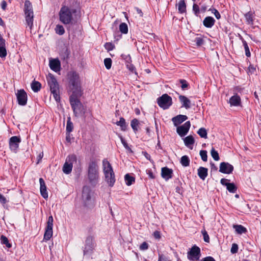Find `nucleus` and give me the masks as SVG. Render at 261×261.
I'll return each mask as SVG.
<instances>
[{"instance_id":"obj_1","label":"nucleus","mask_w":261,"mask_h":261,"mask_svg":"<svg viewBox=\"0 0 261 261\" xmlns=\"http://www.w3.org/2000/svg\"><path fill=\"white\" fill-rule=\"evenodd\" d=\"M76 13L75 8L63 5L59 13V20L64 24H70L73 19V14Z\"/></svg>"},{"instance_id":"obj_2","label":"nucleus","mask_w":261,"mask_h":261,"mask_svg":"<svg viewBox=\"0 0 261 261\" xmlns=\"http://www.w3.org/2000/svg\"><path fill=\"white\" fill-rule=\"evenodd\" d=\"M87 176L89 183L95 186L98 181L99 172L98 166L94 160H90L88 164Z\"/></svg>"},{"instance_id":"obj_3","label":"nucleus","mask_w":261,"mask_h":261,"mask_svg":"<svg viewBox=\"0 0 261 261\" xmlns=\"http://www.w3.org/2000/svg\"><path fill=\"white\" fill-rule=\"evenodd\" d=\"M102 166L105 180L110 187H113L115 182V174L110 162L106 159L102 161Z\"/></svg>"},{"instance_id":"obj_4","label":"nucleus","mask_w":261,"mask_h":261,"mask_svg":"<svg viewBox=\"0 0 261 261\" xmlns=\"http://www.w3.org/2000/svg\"><path fill=\"white\" fill-rule=\"evenodd\" d=\"M24 12L26 23L31 30L33 25L34 13L32 4L29 1L24 3Z\"/></svg>"},{"instance_id":"obj_5","label":"nucleus","mask_w":261,"mask_h":261,"mask_svg":"<svg viewBox=\"0 0 261 261\" xmlns=\"http://www.w3.org/2000/svg\"><path fill=\"white\" fill-rule=\"evenodd\" d=\"M92 192L90 187L85 186L83 188L82 199L85 206L89 207L93 205V200L92 199Z\"/></svg>"},{"instance_id":"obj_6","label":"nucleus","mask_w":261,"mask_h":261,"mask_svg":"<svg viewBox=\"0 0 261 261\" xmlns=\"http://www.w3.org/2000/svg\"><path fill=\"white\" fill-rule=\"evenodd\" d=\"M69 102L75 117H77L85 114L84 106L80 99L69 100Z\"/></svg>"},{"instance_id":"obj_7","label":"nucleus","mask_w":261,"mask_h":261,"mask_svg":"<svg viewBox=\"0 0 261 261\" xmlns=\"http://www.w3.org/2000/svg\"><path fill=\"white\" fill-rule=\"evenodd\" d=\"M157 102L159 107L166 110L172 105V98L167 94H164L157 99Z\"/></svg>"},{"instance_id":"obj_8","label":"nucleus","mask_w":261,"mask_h":261,"mask_svg":"<svg viewBox=\"0 0 261 261\" xmlns=\"http://www.w3.org/2000/svg\"><path fill=\"white\" fill-rule=\"evenodd\" d=\"M77 158L75 154L68 156L63 167V171L64 173L68 174L71 173L73 167V163L76 162Z\"/></svg>"},{"instance_id":"obj_9","label":"nucleus","mask_w":261,"mask_h":261,"mask_svg":"<svg viewBox=\"0 0 261 261\" xmlns=\"http://www.w3.org/2000/svg\"><path fill=\"white\" fill-rule=\"evenodd\" d=\"M16 95L19 105L23 106L27 105L28 96L24 89L18 90Z\"/></svg>"},{"instance_id":"obj_10","label":"nucleus","mask_w":261,"mask_h":261,"mask_svg":"<svg viewBox=\"0 0 261 261\" xmlns=\"http://www.w3.org/2000/svg\"><path fill=\"white\" fill-rule=\"evenodd\" d=\"M200 249L196 246H193L188 253V258L191 260H198L200 258Z\"/></svg>"},{"instance_id":"obj_11","label":"nucleus","mask_w":261,"mask_h":261,"mask_svg":"<svg viewBox=\"0 0 261 261\" xmlns=\"http://www.w3.org/2000/svg\"><path fill=\"white\" fill-rule=\"evenodd\" d=\"M20 142L21 139L19 137L13 136L11 137L9 140V146L11 151L16 153Z\"/></svg>"},{"instance_id":"obj_12","label":"nucleus","mask_w":261,"mask_h":261,"mask_svg":"<svg viewBox=\"0 0 261 261\" xmlns=\"http://www.w3.org/2000/svg\"><path fill=\"white\" fill-rule=\"evenodd\" d=\"M190 126V122L189 121H186L184 124L177 127L176 132L181 137H184L188 133Z\"/></svg>"},{"instance_id":"obj_13","label":"nucleus","mask_w":261,"mask_h":261,"mask_svg":"<svg viewBox=\"0 0 261 261\" xmlns=\"http://www.w3.org/2000/svg\"><path fill=\"white\" fill-rule=\"evenodd\" d=\"M95 246L93 238L92 237L87 238L85 241V246L84 250V254H87L92 252Z\"/></svg>"},{"instance_id":"obj_14","label":"nucleus","mask_w":261,"mask_h":261,"mask_svg":"<svg viewBox=\"0 0 261 261\" xmlns=\"http://www.w3.org/2000/svg\"><path fill=\"white\" fill-rule=\"evenodd\" d=\"M46 79L48 85L50 87V90L59 89V84L53 74L48 73Z\"/></svg>"},{"instance_id":"obj_15","label":"nucleus","mask_w":261,"mask_h":261,"mask_svg":"<svg viewBox=\"0 0 261 261\" xmlns=\"http://www.w3.org/2000/svg\"><path fill=\"white\" fill-rule=\"evenodd\" d=\"M233 170L232 165L227 162H222L220 164L219 172L224 174H230Z\"/></svg>"},{"instance_id":"obj_16","label":"nucleus","mask_w":261,"mask_h":261,"mask_svg":"<svg viewBox=\"0 0 261 261\" xmlns=\"http://www.w3.org/2000/svg\"><path fill=\"white\" fill-rule=\"evenodd\" d=\"M72 94L69 97V100L79 99V98L81 97L83 94L81 85L73 87L72 88Z\"/></svg>"},{"instance_id":"obj_17","label":"nucleus","mask_w":261,"mask_h":261,"mask_svg":"<svg viewBox=\"0 0 261 261\" xmlns=\"http://www.w3.org/2000/svg\"><path fill=\"white\" fill-rule=\"evenodd\" d=\"M69 84L73 87L80 86L79 76L76 72H73L69 76Z\"/></svg>"},{"instance_id":"obj_18","label":"nucleus","mask_w":261,"mask_h":261,"mask_svg":"<svg viewBox=\"0 0 261 261\" xmlns=\"http://www.w3.org/2000/svg\"><path fill=\"white\" fill-rule=\"evenodd\" d=\"M173 170L167 167H164L161 170V176L166 180L172 177Z\"/></svg>"},{"instance_id":"obj_19","label":"nucleus","mask_w":261,"mask_h":261,"mask_svg":"<svg viewBox=\"0 0 261 261\" xmlns=\"http://www.w3.org/2000/svg\"><path fill=\"white\" fill-rule=\"evenodd\" d=\"M40 182V191L41 196L44 198L46 199L48 198V193L46 190V187L45 185V181L42 178H39Z\"/></svg>"},{"instance_id":"obj_20","label":"nucleus","mask_w":261,"mask_h":261,"mask_svg":"<svg viewBox=\"0 0 261 261\" xmlns=\"http://www.w3.org/2000/svg\"><path fill=\"white\" fill-rule=\"evenodd\" d=\"M188 119V117L184 115H178L172 118L174 126H177Z\"/></svg>"},{"instance_id":"obj_21","label":"nucleus","mask_w":261,"mask_h":261,"mask_svg":"<svg viewBox=\"0 0 261 261\" xmlns=\"http://www.w3.org/2000/svg\"><path fill=\"white\" fill-rule=\"evenodd\" d=\"M49 67L51 69L55 72L59 71L60 69L61 64L58 59H51L49 61Z\"/></svg>"},{"instance_id":"obj_22","label":"nucleus","mask_w":261,"mask_h":261,"mask_svg":"<svg viewBox=\"0 0 261 261\" xmlns=\"http://www.w3.org/2000/svg\"><path fill=\"white\" fill-rule=\"evenodd\" d=\"M229 103H230V106H240L241 105V98L237 94L233 95L229 98Z\"/></svg>"},{"instance_id":"obj_23","label":"nucleus","mask_w":261,"mask_h":261,"mask_svg":"<svg viewBox=\"0 0 261 261\" xmlns=\"http://www.w3.org/2000/svg\"><path fill=\"white\" fill-rule=\"evenodd\" d=\"M215 19L212 16H206L203 21V25L207 28H211L215 24Z\"/></svg>"},{"instance_id":"obj_24","label":"nucleus","mask_w":261,"mask_h":261,"mask_svg":"<svg viewBox=\"0 0 261 261\" xmlns=\"http://www.w3.org/2000/svg\"><path fill=\"white\" fill-rule=\"evenodd\" d=\"M179 100L181 103L182 107H185L186 109L191 108V101L186 96L179 95Z\"/></svg>"},{"instance_id":"obj_25","label":"nucleus","mask_w":261,"mask_h":261,"mask_svg":"<svg viewBox=\"0 0 261 261\" xmlns=\"http://www.w3.org/2000/svg\"><path fill=\"white\" fill-rule=\"evenodd\" d=\"M197 174L200 179L204 180L208 175V169L200 167L197 170Z\"/></svg>"},{"instance_id":"obj_26","label":"nucleus","mask_w":261,"mask_h":261,"mask_svg":"<svg viewBox=\"0 0 261 261\" xmlns=\"http://www.w3.org/2000/svg\"><path fill=\"white\" fill-rule=\"evenodd\" d=\"M184 142L187 147L192 149V146L195 143V139L192 136L190 135L184 139Z\"/></svg>"},{"instance_id":"obj_27","label":"nucleus","mask_w":261,"mask_h":261,"mask_svg":"<svg viewBox=\"0 0 261 261\" xmlns=\"http://www.w3.org/2000/svg\"><path fill=\"white\" fill-rule=\"evenodd\" d=\"M254 12L249 11L245 14L244 16L246 19V23L248 24L253 25L254 22Z\"/></svg>"},{"instance_id":"obj_28","label":"nucleus","mask_w":261,"mask_h":261,"mask_svg":"<svg viewBox=\"0 0 261 261\" xmlns=\"http://www.w3.org/2000/svg\"><path fill=\"white\" fill-rule=\"evenodd\" d=\"M178 12L180 14L186 13L187 5L184 0H180L177 4Z\"/></svg>"},{"instance_id":"obj_29","label":"nucleus","mask_w":261,"mask_h":261,"mask_svg":"<svg viewBox=\"0 0 261 261\" xmlns=\"http://www.w3.org/2000/svg\"><path fill=\"white\" fill-rule=\"evenodd\" d=\"M41 88V84L40 82L34 80L31 83V88L34 92H38Z\"/></svg>"},{"instance_id":"obj_30","label":"nucleus","mask_w":261,"mask_h":261,"mask_svg":"<svg viewBox=\"0 0 261 261\" xmlns=\"http://www.w3.org/2000/svg\"><path fill=\"white\" fill-rule=\"evenodd\" d=\"M124 180L125 181V184L127 186H130L133 184L135 181V178L131 176L129 174H126L124 176Z\"/></svg>"},{"instance_id":"obj_31","label":"nucleus","mask_w":261,"mask_h":261,"mask_svg":"<svg viewBox=\"0 0 261 261\" xmlns=\"http://www.w3.org/2000/svg\"><path fill=\"white\" fill-rule=\"evenodd\" d=\"M116 124L118 126H120L122 130H126L127 125L126 124L125 120L124 119V118L120 117L119 121H117Z\"/></svg>"},{"instance_id":"obj_32","label":"nucleus","mask_w":261,"mask_h":261,"mask_svg":"<svg viewBox=\"0 0 261 261\" xmlns=\"http://www.w3.org/2000/svg\"><path fill=\"white\" fill-rule=\"evenodd\" d=\"M233 228L235 229L237 233L239 234H242L247 231L246 228L241 225H233Z\"/></svg>"},{"instance_id":"obj_33","label":"nucleus","mask_w":261,"mask_h":261,"mask_svg":"<svg viewBox=\"0 0 261 261\" xmlns=\"http://www.w3.org/2000/svg\"><path fill=\"white\" fill-rule=\"evenodd\" d=\"M180 163L184 167L189 166L190 165V159L187 155H184L181 158Z\"/></svg>"},{"instance_id":"obj_34","label":"nucleus","mask_w":261,"mask_h":261,"mask_svg":"<svg viewBox=\"0 0 261 261\" xmlns=\"http://www.w3.org/2000/svg\"><path fill=\"white\" fill-rule=\"evenodd\" d=\"M139 124V120L136 119L134 118L133 119L131 122H130V125L133 129L135 133H136V132L138 131V126Z\"/></svg>"},{"instance_id":"obj_35","label":"nucleus","mask_w":261,"mask_h":261,"mask_svg":"<svg viewBox=\"0 0 261 261\" xmlns=\"http://www.w3.org/2000/svg\"><path fill=\"white\" fill-rule=\"evenodd\" d=\"M54 98L57 102H60V96L59 94V89L50 90Z\"/></svg>"},{"instance_id":"obj_36","label":"nucleus","mask_w":261,"mask_h":261,"mask_svg":"<svg viewBox=\"0 0 261 261\" xmlns=\"http://www.w3.org/2000/svg\"><path fill=\"white\" fill-rule=\"evenodd\" d=\"M73 125L70 117H68L66 125V133L69 134L73 130Z\"/></svg>"},{"instance_id":"obj_37","label":"nucleus","mask_w":261,"mask_h":261,"mask_svg":"<svg viewBox=\"0 0 261 261\" xmlns=\"http://www.w3.org/2000/svg\"><path fill=\"white\" fill-rule=\"evenodd\" d=\"M226 189L229 192L232 193H236L237 190V186L233 182L228 183L227 184V185H226Z\"/></svg>"},{"instance_id":"obj_38","label":"nucleus","mask_w":261,"mask_h":261,"mask_svg":"<svg viewBox=\"0 0 261 261\" xmlns=\"http://www.w3.org/2000/svg\"><path fill=\"white\" fill-rule=\"evenodd\" d=\"M120 32L124 34H126L128 33V27L126 23L122 22L119 25Z\"/></svg>"},{"instance_id":"obj_39","label":"nucleus","mask_w":261,"mask_h":261,"mask_svg":"<svg viewBox=\"0 0 261 261\" xmlns=\"http://www.w3.org/2000/svg\"><path fill=\"white\" fill-rule=\"evenodd\" d=\"M197 134L200 136L201 138L205 139L207 138V130L205 128L201 127L199 128L197 131Z\"/></svg>"},{"instance_id":"obj_40","label":"nucleus","mask_w":261,"mask_h":261,"mask_svg":"<svg viewBox=\"0 0 261 261\" xmlns=\"http://www.w3.org/2000/svg\"><path fill=\"white\" fill-rule=\"evenodd\" d=\"M53 230L45 228V231L44 234V239L46 241L49 240L53 236Z\"/></svg>"},{"instance_id":"obj_41","label":"nucleus","mask_w":261,"mask_h":261,"mask_svg":"<svg viewBox=\"0 0 261 261\" xmlns=\"http://www.w3.org/2000/svg\"><path fill=\"white\" fill-rule=\"evenodd\" d=\"M55 31L56 33L59 35H62L65 33V30L64 27L60 24H57L55 28Z\"/></svg>"},{"instance_id":"obj_42","label":"nucleus","mask_w":261,"mask_h":261,"mask_svg":"<svg viewBox=\"0 0 261 261\" xmlns=\"http://www.w3.org/2000/svg\"><path fill=\"white\" fill-rule=\"evenodd\" d=\"M211 154L215 161H218L220 160L219 153L214 148H212L211 151Z\"/></svg>"},{"instance_id":"obj_43","label":"nucleus","mask_w":261,"mask_h":261,"mask_svg":"<svg viewBox=\"0 0 261 261\" xmlns=\"http://www.w3.org/2000/svg\"><path fill=\"white\" fill-rule=\"evenodd\" d=\"M121 57L125 61V64L132 63V58L129 54H122Z\"/></svg>"},{"instance_id":"obj_44","label":"nucleus","mask_w":261,"mask_h":261,"mask_svg":"<svg viewBox=\"0 0 261 261\" xmlns=\"http://www.w3.org/2000/svg\"><path fill=\"white\" fill-rule=\"evenodd\" d=\"M53 221L54 219L51 216H49L48 218L47 225L45 228L53 230Z\"/></svg>"},{"instance_id":"obj_45","label":"nucleus","mask_w":261,"mask_h":261,"mask_svg":"<svg viewBox=\"0 0 261 261\" xmlns=\"http://www.w3.org/2000/svg\"><path fill=\"white\" fill-rule=\"evenodd\" d=\"M112 61L111 58H107L104 60V64L107 69H110L112 66Z\"/></svg>"},{"instance_id":"obj_46","label":"nucleus","mask_w":261,"mask_h":261,"mask_svg":"<svg viewBox=\"0 0 261 261\" xmlns=\"http://www.w3.org/2000/svg\"><path fill=\"white\" fill-rule=\"evenodd\" d=\"M194 42L197 46H201L204 44V40L203 38L198 37L195 39Z\"/></svg>"},{"instance_id":"obj_47","label":"nucleus","mask_w":261,"mask_h":261,"mask_svg":"<svg viewBox=\"0 0 261 261\" xmlns=\"http://www.w3.org/2000/svg\"><path fill=\"white\" fill-rule=\"evenodd\" d=\"M243 46L244 47L245 55L247 57H250L251 56V53L249 50V46L247 44V43L246 41H243Z\"/></svg>"},{"instance_id":"obj_48","label":"nucleus","mask_w":261,"mask_h":261,"mask_svg":"<svg viewBox=\"0 0 261 261\" xmlns=\"http://www.w3.org/2000/svg\"><path fill=\"white\" fill-rule=\"evenodd\" d=\"M192 10L195 15L198 16L200 13V9L199 6L195 3L193 5Z\"/></svg>"},{"instance_id":"obj_49","label":"nucleus","mask_w":261,"mask_h":261,"mask_svg":"<svg viewBox=\"0 0 261 261\" xmlns=\"http://www.w3.org/2000/svg\"><path fill=\"white\" fill-rule=\"evenodd\" d=\"M209 11H211L212 13H214L215 16L217 19H219L221 18V15L219 11L215 8H211L208 9Z\"/></svg>"},{"instance_id":"obj_50","label":"nucleus","mask_w":261,"mask_h":261,"mask_svg":"<svg viewBox=\"0 0 261 261\" xmlns=\"http://www.w3.org/2000/svg\"><path fill=\"white\" fill-rule=\"evenodd\" d=\"M200 155L203 161L206 162L207 160V151L206 150H201L200 151Z\"/></svg>"},{"instance_id":"obj_51","label":"nucleus","mask_w":261,"mask_h":261,"mask_svg":"<svg viewBox=\"0 0 261 261\" xmlns=\"http://www.w3.org/2000/svg\"><path fill=\"white\" fill-rule=\"evenodd\" d=\"M179 83L181 84V88L182 90H185L189 87L188 83L184 79L179 80Z\"/></svg>"},{"instance_id":"obj_52","label":"nucleus","mask_w":261,"mask_h":261,"mask_svg":"<svg viewBox=\"0 0 261 261\" xmlns=\"http://www.w3.org/2000/svg\"><path fill=\"white\" fill-rule=\"evenodd\" d=\"M106 49L108 51H111L114 49L115 45L112 44L111 42H107L105 43L104 45Z\"/></svg>"},{"instance_id":"obj_53","label":"nucleus","mask_w":261,"mask_h":261,"mask_svg":"<svg viewBox=\"0 0 261 261\" xmlns=\"http://www.w3.org/2000/svg\"><path fill=\"white\" fill-rule=\"evenodd\" d=\"M126 68L132 73H135L137 74L136 71V67L135 66L130 63H128L126 64Z\"/></svg>"},{"instance_id":"obj_54","label":"nucleus","mask_w":261,"mask_h":261,"mask_svg":"<svg viewBox=\"0 0 261 261\" xmlns=\"http://www.w3.org/2000/svg\"><path fill=\"white\" fill-rule=\"evenodd\" d=\"M201 233L203 235L204 241L206 243H208L210 242V238L207 232L205 230H202Z\"/></svg>"},{"instance_id":"obj_55","label":"nucleus","mask_w":261,"mask_h":261,"mask_svg":"<svg viewBox=\"0 0 261 261\" xmlns=\"http://www.w3.org/2000/svg\"><path fill=\"white\" fill-rule=\"evenodd\" d=\"M120 139L122 144H123V145L125 147V148L128 150H130L132 152V151L131 149L128 146L127 143H126V142L125 141L124 139L122 136L120 137Z\"/></svg>"},{"instance_id":"obj_56","label":"nucleus","mask_w":261,"mask_h":261,"mask_svg":"<svg viewBox=\"0 0 261 261\" xmlns=\"http://www.w3.org/2000/svg\"><path fill=\"white\" fill-rule=\"evenodd\" d=\"M7 56V50L6 47H0V57L5 58Z\"/></svg>"},{"instance_id":"obj_57","label":"nucleus","mask_w":261,"mask_h":261,"mask_svg":"<svg viewBox=\"0 0 261 261\" xmlns=\"http://www.w3.org/2000/svg\"><path fill=\"white\" fill-rule=\"evenodd\" d=\"M238 251V246L237 244L233 243L230 249V252L232 254L236 253Z\"/></svg>"},{"instance_id":"obj_58","label":"nucleus","mask_w":261,"mask_h":261,"mask_svg":"<svg viewBox=\"0 0 261 261\" xmlns=\"http://www.w3.org/2000/svg\"><path fill=\"white\" fill-rule=\"evenodd\" d=\"M139 248L141 250H146L148 248V244L146 242H144L141 244Z\"/></svg>"},{"instance_id":"obj_59","label":"nucleus","mask_w":261,"mask_h":261,"mask_svg":"<svg viewBox=\"0 0 261 261\" xmlns=\"http://www.w3.org/2000/svg\"><path fill=\"white\" fill-rule=\"evenodd\" d=\"M146 173L150 179H154L155 178V175L153 174L151 169H147L146 170Z\"/></svg>"},{"instance_id":"obj_60","label":"nucleus","mask_w":261,"mask_h":261,"mask_svg":"<svg viewBox=\"0 0 261 261\" xmlns=\"http://www.w3.org/2000/svg\"><path fill=\"white\" fill-rule=\"evenodd\" d=\"M6 41L0 34V47H6Z\"/></svg>"},{"instance_id":"obj_61","label":"nucleus","mask_w":261,"mask_h":261,"mask_svg":"<svg viewBox=\"0 0 261 261\" xmlns=\"http://www.w3.org/2000/svg\"><path fill=\"white\" fill-rule=\"evenodd\" d=\"M153 236L154 238L156 240H159L161 238L160 232L158 230H156L153 232Z\"/></svg>"},{"instance_id":"obj_62","label":"nucleus","mask_w":261,"mask_h":261,"mask_svg":"<svg viewBox=\"0 0 261 261\" xmlns=\"http://www.w3.org/2000/svg\"><path fill=\"white\" fill-rule=\"evenodd\" d=\"M7 202L6 198L0 193V202L2 204H5Z\"/></svg>"},{"instance_id":"obj_63","label":"nucleus","mask_w":261,"mask_h":261,"mask_svg":"<svg viewBox=\"0 0 261 261\" xmlns=\"http://www.w3.org/2000/svg\"><path fill=\"white\" fill-rule=\"evenodd\" d=\"M249 71L251 73H254L256 70L255 67H254L252 65L250 64L248 67Z\"/></svg>"},{"instance_id":"obj_64","label":"nucleus","mask_w":261,"mask_h":261,"mask_svg":"<svg viewBox=\"0 0 261 261\" xmlns=\"http://www.w3.org/2000/svg\"><path fill=\"white\" fill-rule=\"evenodd\" d=\"M159 261H169V260L168 259V258L166 256L162 255H160Z\"/></svg>"}]
</instances>
